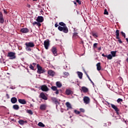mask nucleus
Masks as SVG:
<instances>
[{"label": "nucleus", "instance_id": "f257e3e1", "mask_svg": "<svg viewBox=\"0 0 128 128\" xmlns=\"http://www.w3.org/2000/svg\"><path fill=\"white\" fill-rule=\"evenodd\" d=\"M58 30H60V32H63L64 34H68V29L66 26H64V27L58 26Z\"/></svg>", "mask_w": 128, "mask_h": 128}, {"label": "nucleus", "instance_id": "f03ea898", "mask_svg": "<svg viewBox=\"0 0 128 128\" xmlns=\"http://www.w3.org/2000/svg\"><path fill=\"white\" fill-rule=\"evenodd\" d=\"M7 56L10 58V60H14L16 56V52H9Z\"/></svg>", "mask_w": 128, "mask_h": 128}, {"label": "nucleus", "instance_id": "7ed1b4c3", "mask_svg": "<svg viewBox=\"0 0 128 128\" xmlns=\"http://www.w3.org/2000/svg\"><path fill=\"white\" fill-rule=\"evenodd\" d=\"M37 68H38V71H37L38 74H44V72H46V70L42 69V68L38 64H37Z\"/></svg>", "mask_w": 128, "mask_h": 128}, {"label": "nucleus", "instance_id": "20e7f679", "mask_svg": "<svg viewBox=\"0 0 128 128\" xmlns=\"http://www.w3.org/2000/svg\"><path fill=\"white\" fill-rule=\"evenodd\" d=\"M110 104L112 108H113V110H114L116 112V114L118 115L120 114V113L118 112H120V109L118 108V106H116V105L114 104Z\"/></svg>", "mask_w": 128, "mask_h": 128}, {"label": "nucleus", "instance_id": "39448f33", "mask_svg": "<svg viewBox=\"0 0 128 128\" xmlns=\"http://www.w3.org/2000/svg\"><path fill=\"white\" fill-rule=\"evenodd\" d=\"M51 90H53V92H56L55 94H60V90H58V87L56 86H52L51 87Z\"/></svg>", "mask_w": 128, "mask_h": 128}, {"label": "nucleus", "instance_id": "423d86ee", "mask_svg": "<svg viewBox=\"0 0 128 128\" xmlns=\"http://www.w3.org/2000/svg\"><path fill=\"white\" fill-rule=\"evenodd\" d=\"M51 50L53 54H54L55 56H58V50L56 49V48L53 46Z\"/></svg>", "mask_w": 128, "mask_h": 128}, {"label": "nucleus", "instance_id": "0eeeda50", "mask_svg": "<svg viewBox=\"0 0 128 128\" xmlns=\"http://www.w3.org/2000/svg\"><path fill=\"white\" fill-rule=\"evenodd\" d=\"M44 46L46 50H48L50 46V40H47L44 42Z\"/></svg>", "mask_w": 128, "mask_h": 128}, {"label": "nucleus", "instance_id": "6e6552de", "mask_svg": "<svg viewBox=\"0 0 128 128\" xmlns=\"http://www.w3.org/2000/svg\"><path fill=\"white\" fill-rule=\"evenodd\" d=\"M40 88L42 92H48L49 90L48 88L46 85L41 86Z\"/></svg>", "mask_w": 128, "mask_h": 128}, {"label": "nucleus", "instance_id": "1a4fd4ad", "mask_svg": "<svg viewBox=\"0 0 128 128\" xmlns=\"http://www.w3.org/2000/svg\"><path fill=\"white\" fill-rule=\"evenodd\" d=\"M48 74H49V76H52V77H54V76H56V72H54L52 70H48Z\"/></svg>", "mask_w": 128, "mask_h": 128}, {"label": "nucleus", "instance_id": "9d476101", "mask_svg": "<svg viewBox=\"0 0 128 128\" xmlns=\"http://www.w3.org/2000/svg\"><path fill=\"white\" fill-rule=\"evenodd\" d=\"M26 46H28V48H34V44L32 42H28L26 43Z\"/></svg>", "mask_w": 128, "mask_h": 128}, {"label": "nucleus", "instance_id": "9b49d317", "mask_svg": "<svg viewBox=\"0 0 128 128\" xmlns=\"http://www.w3.org/2000/svg\"><path fill=\"white\" fill-rule=\"evenodd\" d=\"M90 100V98H88V96H84V104H88Z\"/></svg>", "mask_w": 128, "mask_h": 128}, {"label": "nucleus", "instance_id": "f8f14e48", "mask_svg": "<svg viewBox=\"0 0 128 128\" xmlns=\"http://www.w3.org/2000/svg\"><path fill=\"white\" fill-rule=\"evenodd\" d=\"M52 100L56 104V106H58V104H60V102L58 100V99L56 98H52Z\"/></svg>", "mask_w": 128, "mask_h": 128}, {"label": "nucleus", "instance_id": "ddd939ff", "mask_svg": "<svg viewBox=\"0 0 128 128\" xmlns=\"http://www.w3.org/2000/svg\"><path fill=\"white\" fill-rule=\"evenodd\" d=\"M81 92H84V94H86V92H88V88L86 86H82Z\"/></svg>", "mask_w": 128, "mask_h": 128}, {"label": "nucleus", "instance_id": "4468645a", "mask_svg": "<svg viewBox=\"0 0 128 128\" xmlns=\"http://www.w3.org/2000/svg\"><path fill=\"white\" fill-rule=\"evenodd\" d=\"M20 32H22V34H28V32H30V30H28V28H22L20 30Z\"/></svg>", "mask_w": 128, "mask_h": 128}, {"label": "nucleus", "instance_id": "2eb2a0df", "mask_svg": "<svg viewBox=\"0 0 128 128\" xmlns=\"http://www.w3.org/2000/svg\"><path fill=\"white\" fill-rule=\"evenodd\" d=\"M36 22H44V17L42 16H38L36 19Z\"/></svg>", "mask_w": 128, "mask_h": 128}, {"label": "nucleus", "instance_id": "dca6fc26", "mask_svg": "<svg viewBox=\"0 0 128 128\" xmlns=\"http://www.w3.org/2000/svg\"><path fill=\"white\" fill-rule=\"evenodd\" d=\"M40 98L42 100H48V97H46V94H44L43 92L40 93Z\"/></svg>", "mask_w": 128, "mask_h": 128}, {"label": "nucleus", "instance_id": "f3484780", "mask_svg": "<svg viewBox=\"0 0 128 128\" xmlns=\"http://www.w3.org/2000/svg\"><path fill=\"white\" fill-rule=\"evenodd\" d=\"M40 108L41 110H46V104H42L40 106Z\"/></svg>", "mask_w": 128, "mask_h": 128}, {"label": "nucleus", "instance_id": "a211bd4d", "mask_svg": "<svg viewBox=\"0 0 128 128\" xmlns=\"http://www.w3.org/2000/svg\"><path fill=\"white\" fill-rule=\"evenodd\" d=\"M18 102L22 104H26V101L24 99H18Z\"/></svg>", "mask_w": 128, "mask_h": 128}, {"label": "nucleus", "instance_id": "6ab92c4d", "mask_svg": "<svg viewBox=\"0 0 128 128\" xmlns=\"http://www.w3.org/2000/svg\"><path fill=\"white\" fill-rule=\"evenodd\" d=\"M10 100L12 104H16V102H18V99L16 97H12L11 98Z\"/></svg>", "mask_w": 128, "mask_h": 128}, {"label": "nucleus", "instance_id": "aec40b11", "mask_svg": "<svg viewBox=\"0 0 128 128\" xmlns=\"http://www.w3.org/2000/svg\"><path fill=\"white\" fill-rule=\"evenodd\" d=\"M66 96H70V94H72L73 92L72 90L67 89L66 90Z\"/></svg>", "mask_w": 128, "mask_h": 128}, {"label": "nucleus", "instance_id": "412c9836", "mask_svg": "<svg viewBox=\"0 0 128 128\" xmlns=\"http://www.w3.org/2000/svg\"><path fill=\"white\" fill-rule=\"evenodd\" d=\"M78 33L76 32H74L73 34V36H72V39L73 40H76V38H78Z\"/></svg>", "mask_w": 128, "mask_h": 128}, {"label": "nucleus", "instance_id": "4be33fe9", "mask_svg": "<svg viewBox=\"0 0 128 128\" xmlns=\"http://www.w3.org/2000/svg\"><path fill=\"white\" fill-rule=\"evenodd\" d=\"M35 24H36V26H38L40 28V26H42V24H40V22H34L32 23V25L34 26Z\"/></svg>", "mask_w": 128, "mask_h": 128}, {"label": "nucleus", "instance_id": "5701e85b", "mask_svg": "<svg viewBox=\"0 0 128 128\" xmlns=\"http://www.w3.org/2000/svg\"><path fill=\"white\" fill-rule=\"evenodd\" d=\"M12 108L14 110H20V106L18 104H14Z\"/></svg>", "mask_w": 128, "mask_h": 128}, {"label": "nucleus", "instance_id": "b1692460", "mask_svg": "<svg viewBox=\"0 0 128 128\" xmlns=\"http://www.w3.org/2000/svg\"><path fill=\"white\" fill-rule=\"evenodd\" d=\"M56 86L57 88H62V84L60 82H56Z\"/></svg>", "mask_w": 128, "mask_h": 128}, {"label": "nucleus", "instance_id": "393cba45", "mask_svg": "<svg viewBox=\"0 0 128 128\" xmlns=\"http://www.w3.org/2000/svg\"><path fill=\"white\" fill-rule=\"evenodd\" d=\"M96 66H97V70L100 71V70H102V66H100V62H98L96 64Z\"/></svg>", "mask_w": 128, "mask_h": 128}, {"label": "nucleus", "instance_id": "a878e982", "mask_svg": "<svg viewBox=\"0 0 128 128\" xmlns=\"http://www.w3.org/2000/svg\"><path fill=\"white\" fill-rule=\"evenodd\" d=\"M116 38L119 39L120 38V30H116Z\"/></svg>", "mask_w": 128, "mask_h": 128}, {"label": "nucleus", "instance_id": "bb28decb", "mask_svg": "<svg viewBox=\"0 0 128 128\" xmlns=\"http://www.w3.org/2000/svg\"><path fill=\"white\" fill-rule=\"evenodd\" d=\"M78 76L80 78V80H82V72H78Z\"/></svg>", "mask_w": 128, "mask_h": 128}, {"label": "nucleus", "instance_id": "cd10ccee", "mask_svg": "<svg viewBox=\"0 0 128 128\" xmlns=\"http://www.w3.org/2000/svg\"><path fill=\"white\" fill-rule=\"evenodd\" d=\"M18 122L20 124L22 125V124H24L26 122V121H24V120H18Z\"/></svg>", "mask_w": 128, "mask_h": 128}, {"label": "nucleus", "instance_id": "c85d7f7f", "mask_svg": "<svg viewBox=\"0 0 128 128\" xmlns=\"http://www.w3.org/2000/svg\"><path fill=\"white\" fill-rule=\"evenodd\" d=\"M66 104L68 108H72V105L70 102H66Z\"/></svg>", "mask_w": 128, "mask_h": 128}, {"label": "nucleus", "instance_id": "c756f323", "mask_svg": "<svg viewBox=\"0 0 128 128\" xmlns=\"http://www.w3.org/2000/svg\"><path fill=\"white\" fill-rule=\"evenodd\" d=\"M92 36L94 38H98V33H94V32H92Z\"/></svg>", "mask_w": 128, "mask_h": 128}, {"label": "nucleus", "instance_id": "7c9ffc66", "mask_svg": "<svg viewBox=\"0 0 128 128\" xmlns=\"http://www.w3.org/2000/svg\"><path fill=\"white\" fill-rule=\"evenodd\" d=\"M110 54L112 56H113V58H114V56H116V51H112L110 52Z\"/></svg>", "mask_w": 128, "mask_h": 128}, {"label": "nucleus", "instance_id": "2f4dec72", "mask_svg": "<svg viewBox=\"0 0 128 128\" xmlns=\"http://www.w3.org/2000/svg\"><path fill=\"white\" fill-rule=\"evenodd\" d=\"M38 126H41L42 128H44L45 126V125L42 122H39L38 124Z\"/></svg>", "mask_w": 128, "mask_h": 128}, {"label": "nucleus", "instance_id": "473e14b6", "mask_svg": "<svg viewBox=\"0 0 128 128\" xmlns=\"http://www.w3.org/2000/svg\"><path fill=\"white\" fill-rule=\"evenodd\" d=\"M59 25L61 26H63V27L66 26V24L64 23V22H59Z\"/></svg>", "mask_w": 128, "mask_h": 128}, {"label": "nucleus", "instance_id": "72a5a7b5", "mask_svg": "<svg viewBox=\"0 0 128 128\" xmlns=\"http://www.w3.org/2000/svg\"><path fill=\"white\" fill-rule=\"evenodd\" d=\"M106 58L108 60H112V54H110L107 55Z\"/></svg>", "mask_w": 128, "mask_h": 128}, {"label": "nucleus", "instance_id": "f704fd0d", "mask_svg": "<svg viewBox=\"0 0 128 128\" xmlns=\"http://www.w3.org/2000/svg\"><path fill=\"white\" fill-rule=\"evenodd\" d=\"M28 114H34V112H32V111L30 110H27Z\"/></svg>", "mask_w": 128, "mask_h": 128}, {"label": "nucleus", "instance_id": "c9c22d12", "mask_svg": "<svg viewBox=\"0 0 128 128\" xmlns=\"http://www.w3.org/2000/svg\"><path fill=\"white\" fill-rule=\"evenodd\" d=\"M98 43H94L93 45V48H98Z\"/></svg>", "mask_w": 128, "mask_h": 128}, {"label": "nucleus", "instance_id": "e433bc0d", "mask_svg": "<svg viewBox=\"0 0 128 128\" xmlns=\"http://www.w3.org/2000/svg\"><path fill=\"white\" fill-rule=\"evenodd\" d=\"M30 68L32 70H34V68L32 66V64H30L29 66Z\"/></svg>", "mask_w": 128, "mask_h": 128}, {"label": "nucleus", "instance_id": "4c0bfd02", "mask_svg": "<svg viewBox=\"0 0 128 128\" xmlns=\"http://www.w3.org/2000/svg\"><path fill=\"white\" fill-rule=\"evenodd\" d=\"M0 24H4V19L3 18H0Z\"/></svg>", "mask_w": 128, "mask_h": 128}, {"label": "nucleus", "instance_id": "58836bf2", "mask_svg": "<svg viewBox=\"0 0 128 128\" xmlns=\"http://www.w3.org/2000/svg\"><path fill=\"white\" fill-rule=\"evenodd\" d=\"M26 50L28 52H32V49L30 48V47L26 46Z\"/></svg>", "mask_w": 128, "mask_h": 128}, {"label": "nucleus", "instance_id": "ea45409f", "mask_svg": "<svg viewBox=\"0 0 128 128\" xmlns=\"http://www.w3.org/2000/svg\"><path fill=\"white\" fill-rule=\"evenodd\" d=\"M74 112L76 114H80V112L78 111V110H74Z\"/></svg>", "mask_w": 128, "mask_h": 128}, {"label": "nucleus", "instance_id": "a19ab883", "mask_svg": "<svg viewBox=\"0 0 128 128\" xmlns=\"http://www.w3.org/2000/svg\"><path fill=\"white\" fill-rule=\"evenodd\" d=\"M122 102V99L119 98L117 100V102Z\"/></svg>", "mask_w": 128, "mask_h": 128}, {"label": "nucleus", "instance_id": "79ce46f5", "mask_svg": "<svg viewBox=\"0 0 128 128\" xmlns=\"http://www.w3.org/2000/svg\"><path fill=\"white\" fill-rule=\"evenodd\" d=\"M121 34L122 36H124V38H126V34L124 32L122 31Z\"/></svg>", "mask_w": 128, "mask_h": 128}, {"label": "nucleus", "instance_id": "37998d69", "mask_svg": "<svg viewBox=\"0 0 128 128\" xmlns=\"http://www.w3.org/2000/svg\"><path fill=\"white\" fill-rule=\"evenodd\" d=\"M64 76H69V74H68V72H64Z\"/></svg>", "mask_w": 128, "mask_h": 128}, {"label": "nucleus", "instance_id": "c03bdc74", "mask_svg": "<svg viewBox=\"0 0 128 128\" xmlns=\"http://www.w3.org/2000/svg\"><path fill=\"white\" fill-rule=\"evenodd\" d=\"M104 14H108V10H106V9L104 10Z\"/></svg>", "mask_w": 128, "mask_h": 128}, {"label": "nucleus", "instance_id": "a18cd8bd", "mask_svg": "<svg viewBox=\"0 0 128 128\" xmlns=\"http://www.w3.org/2000/svg\"><path fill=\"white\" fill-rule=\"evenodd\" d=\"M4 18V15L2 14V13L0 12V18Z\"/></svg>", "mask_w": 128, "mask_h": 128}, {"label": "nucleus", "instance_id": "49530a36", "mask_svg": "<svg viewBox=\"0 0 128 128\" xmlns=\"http://www.w3.org/2000/svg\"><path fill=\"white\" fill-rule=\"evenodd\" d=\"M80 112H84L85 110L84 109L82 108H80Z\"/></svg>", "mask_w": 128, "mask_h": 128}, {"label": "nucleus", "instance_id": "de8ad7c7", "mask_svg": "<svg viewBox=\"0 0 128 128\" xmlns=\"http://www.w3.org/2000/svg\"><path fill=\"white\" fill-rule=\"evenodd\" d=\"M76 2H78V4H82V2L80 0H77L76 1Z\"/></svg>", "mask_w": 128, "mask_h": 128}, {"label": "nucleus", "instance_id": "09e8293b", "mask_svg": "<svg viewBox=\"0 0 128 128\" xmlns=\"http://www.w3.org/2000/svg\"><path fill=\"white\" fill-rule=\"evenodd\" d=\"M87 77L88 78L89 80H90V82H92V79H90V76H88V74H86Z\"/></svg>", "mask_w": 128, "mask_h": 128}, {"label": "nucleus", "instance_id": "8fccbe9b", "mask_svg": "<svg viewBox=\"0 0 128 128\" xmlns=\"http://www.w3.org/2000/svg\"><path fill=\"white\" fill-rule=\"evenodd\" d=\"M117 40H118V42H120V44H122V40H120V37H119V38H118V39H117Z\"/></svg>", "mask_w": 128, "mask_h": 128}, {"label": "nucleus", "instance_id": "3c124183", "mask_svg": "<svg viewBox=\"0 0 128 128\" xmlns=\"http://www.w3.org/2000/svg\"><path fill=\"white\" fill-rule=\"evenodd\" d=\"M64 68L65 70H68V66H66V65L64 66Z\"/></svg>", "mask_w": 128, "mask_h": 128}, {"label": "nucleus", "instance_id": "603ef678", "mask_svg": "<svg viewBox=\"0 0 128 128\" xmlns=\"http://www.w3.org/2000/svg\"><path fill=\"white\" fill-rule=\"evenodd\" d=\"M108 55H106L104 54H102V56H104V58H106Z\"/></svg>", "mask_w": 128, "mask_h": 128}, {"label": "nucleus", "instance_id": "864d4df0", "mask_svg": "<svg viewBox=\"0 0 128 128\" xmlns=\"http://www.w3.org/2000/svg\"><path fill=\"white\" fill-rule=\"evenodd\" d=\"M54 26L55 28H58V23L55 24Z\"/></svg>", "mask_w": 128, "mask_h": 128}, {"label": "nucleus", "instance_id": "5fc2aeb1", "mask_svg": "<svg viewBox=\"0 0 128 128\" xmlns=\"http://www.w3.org/2000/svg\"><path fill=\"white\" fill-rule=\"evenodd\" d=\"M4 14H8V12L4 9Z\"/></svg>", "mask_w": 128, "mask_h": 128}, {"label": "nucleus", "instance_id": "6e6d98bb", "mask_svg": "<svg viewBox=\"0 0 128 128\" xmlns=\"http://www.w3.org/2000/svg\"><path fill=\"white\" fill-rule=\"evenodd\" d=\"M27 7L30 8V4H27Z\"/></svg>", "mask_w": 128, "mask_h": 128}, {"label": "nucleus", "instance_id": "4d7b16f0", "mask_svg": "<svg viewBox=\"0 0 128 128\" xmlns=\"http://www.w3.org/2000/svg\"><path fill=\"white\" fill-rule=\"evenodd\" d=\"M6 96H7V98H10V95H8V94H6Z\"/></svg>", "mask_w": 128, "mask_h": 128}, {"label": "nucleus", "instance_id": "13d9d810", "mask_svg": "<svg viewBox=\"0 0 128 128\" xmlns=\"http://www.w3.org/2000/svg\"><path fill=\"white\" fill-rule=\"evenodd\" d=\"M73 2H74V4H75V6H78V4H76V2L74 1Z\"/></svg>", "mask_w": 128, "mask_h": 128}, {"label": "nucleus", "instance_id": "bf43d9fd", "mask_svg": "<svg viewBox=\"0 0 128 128\" xmlns=\"http://www.w3.org/2000/svg\"><path fill=\"white\" fill-rule=\"evenodd\" d=\"M32 64H33V66H36V63L34 62V63H32Z\"/></svg>", "mask_w": 128, "mask_h": 128}, {"label": "nucleus", "instance_id": "052dcab7", "mask_svg": "<svg viewBox=\"0 0 128 128\" xmlns=\"http://www.w3.org/2000/svg\"><path fill=\"white\" fill-rule=\"evenodd\" d=\"M74 32H78V29L74 28Z\"/></svg>", "mask_w": 128, "mask_h": 128}, {"label": "nucleus", "instance_id": "680f3d73", "mask_svg": "<svg viewBox=\"0 0 128 128\" xmlns=\"http://www.w3.org/2000/svg\"><path fill=\"white\" fill-rule=\"evenodd\" d=\"M102 50V48L100 47L98 48V50Z\"/></svg>", "mask_w": 128, "mask_h": 128}, {"label": "nucleus", "instance_id": "e2e57ef3", "mask_svg": "<svg viewBox=\"0 0 128 128\" xmlns=\"http://www.w3.org/2000/svg\"><path fill=\"white\" fill-rule=\"evenodd\" d=\"M126 42H128V38H126Z\"/></svg>", "mask_w": 128, "mask_h": 128}, {"label": "nucleus", "instance_id": "0e129e2a", "mask_svg": "<svg viewBox=\"0 0 128 128\" xmlns=\"http://www.w3.org/2000/svg\"><path fill=\"white\" fill-rule=\"evenodd\" d=\"M92 82V84H94V83L93 82H92H92Z\"/></svg>", "mask_w": 128, "mask_h": 128}, {"label": "nucleus", "instance_id": "69168bd1", "mask_svg": "<svg viewBox=\"0 0 128 128\" xmlns=\"http://www.w3.org/2000/svg\"><path fill=\"white\" fill-rule=\"evenodd\" d=\"M34 2H36L38 0H32Z\"/></svg>", "mask_w": 128, "mask_h": 128}, {"label": "nucleus", "instance_id": "338daca9", "mask_svg": "<svg viewBox=\"0 0 128 128\" xmlns=\"http://www.w3.org/2000/svg\"><path fill=\"white\" fill-rule=\"evenodd\" d=\"M82 44H84V41H82Z\"/></svg>", "mask_w": 128, "mask_h": 128}, {"label": "nucleus", "instance_id": "774afa93", "mask_svg": "<svg viewBox=\"0 0 128 128\" xmlns=\"http://www.w3.org/2000/svg\"><path fill=\"white\" fill-rule=\"evenodd\" d=\"M108 104H110V103H108Z\"/></svg>", "mask_w": 128, "mask_h": 128}]
</instances>
